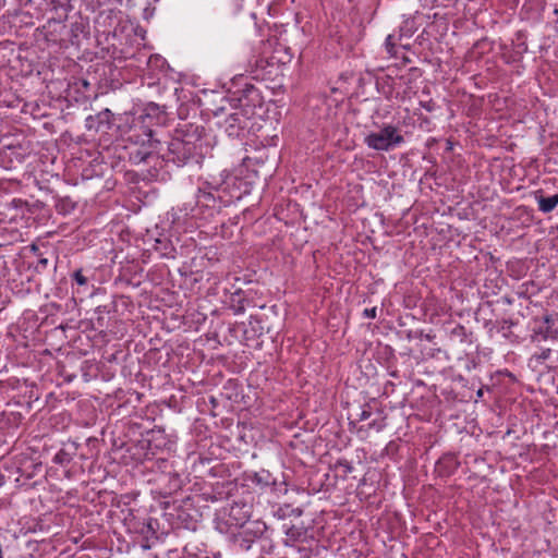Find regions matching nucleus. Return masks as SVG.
Masks as SVG:
<instances>
[{
    "label": "nucleus",
    "mask_w": 558,
    "mask_h": 558,
    "mask_svg": "<svg viewBox=\"0 0 558 558\" xmlns=\"http://www.w3.org/2000/svg\"><path fill=\"white\" fill-rule=\"evenodd\" d=\"M551 355V349H542L539 352H536L533 354L532 360L536 361L537 363H543L546 360H548Z\"/></svg>",
    "instance_id": "29"
},
{
    "label": "nucleus",
    "mask_w": 558,
    "mask_h": 558,
    "mask_svg": "<svg viewBox=\"0 0 558 558\" xmlns=\"http://www.w3.org/2000/svg\"><path fill=\"white\" fill-rule=\"evenodd\" d=\"M450 340H458L460 342H468V331L462 325L454 326L449 333Z\"/></svg>",
    "instance_id": "24"
},
{
    "label": "nucleus",
    "mask_w": 558,
    "mask_h": 558,
    "mask_svg": "<svg viewBox=\"0 0 558 558\" xmlns=\"http://www.w3.org/2000/svg\"><path fill=\"white\" fill-rule=\"evenodd\" d=\"M71 286L73 294L83 298L89 292V278L83 272V269H77L71 275Z\"/></svg>",
    "instance_id": "16"
},
{
    "label": "nucleus",
    "mask_w": 558,
    "mask_h": 558,
    "mask_svg": "<svg viewBox=\"0 0 558 558\" xmlns=\"http://www.w3.org/2000/svg\"><path fill=\"white\" fill-rule=\"evenodd\" d=\"M155 250L165 258H175V247L167 238L157 239L155 243Z\"/></svg>",
    "instance_id": "19"
},
{
    "label": "nucleus",
    "mask_w": 558,
    "mask_h": 558,
    "mask_svg": "<svg viewBox=\"0 0 558 558\" xmlns=\"http://www.w3.org/2000/svg\"><path fill=\"white\" fill-rule=\"evenodd\" d=\"M126 141L135 145V148L130 151V161L133 165L161 159L162 145L148 129L143 133L138 132V126L130 128Z\"/></svg>",
    "instance_id": "2"
},
{
    "label": "nucleus",
    "mask_w": 558,
    "mask_h": 558,
    "mask_svg": "<svg viewBox=\"0 0 558 558\" xmlns=\"http://www.w3.org/2000/svg\"><path fill=\"white\" fill-rule=\"evenodd\" d=\"M156 482L160 489V494L163 496H170L182 488L184 480L180 473L170 470L168 472L161 473L156 478Z\"/></svg>",
    "instance_id": "12"
},
{
    "label": "nucleus",
    "mask_w": 558,
    "mask_h": 558,
    "mask_svg": "<svg viewBox=\"0 0 558 558\" xmlns=\"http://www.w3.org/2000/svg\"><path fill=\"white\" fill-rule=\"evenodd\" d=\"M244 92V97L247 99V98H251V100H255L258 98V90L253 86V85H248L246 84L245 85V88L243 89Z\"/></svg>",
    "instance_id": "33"
},
{
    "label": "nucleus",
    "mask_w": 558,
    "mask_h": 558,
    "mask_svg": "<svg viewBox=\"0 0 558 558\" xmlns=\"http://www.w3.org/2000/svg\"><path fill=\"white\" fill-rule=\"evenodd\" d=\"M413 34H414L413 22L404 21L398 32V40L400 41V47L408 49L410 47V45L408 43L403 44V39L411 38Z\"/></svg>",
    "instance_id": "20"
},
{
    "label": "nucleus",
    "mask_w": 558,
    "mask_h": 558,
    "mask_svg": "<svg viewBox=\"0 0 558 558\" xmlns=\"http://www.w3.org/2000/svg\"><path fill=\"white\" fill-rule=\"evenodd\" d=\"M167 112L165 107H160L155 102H149L145 106L143 113L138 119L134 120L130 128H137L138 132L146 133L147 129L155 134L153 126L162 125L166 123Z\"/></svg>",
    "instance_id": "9"
},
{
    "label": "nucleus",
    "mask_w": 558,
    "mask_h": 558,
    "mask_svg": "<svg viewBox=\"0 0 558 558\" xmlns=\"http://www.w3.org/2000/svg\"><path fill=\"white\" fill-rule=\"evenodd\" d=\"M400 46V41L398 40V34H389L385 40V48L387 53H389L390 57H397V46Z\"/></svg>",
    "instance_id": "23"
},
{
    "label": "nucleus",
    "mask_w": 558,
    "mask_h": 558,
    "mask_svg": "<svg viewBox=\"0 0 558 558\" xmlns=\"http://www.w3.org/2000/svg\"><path fill=\"white\" fill-rule=\"evenodd\" d=\"M336 469L341 470L343 476H347L354 470L352 463L347 459H338L336 462Z\"/></svg>",
    "instance_id": "27"
},
{
    "label": "nucleus",
    "mask_w": 558,
    "mask_h": 558,
    "mask_svg": "<svg viewBox=\"0 0 558 558\" xmlns=\"http://www.w3.org/2000/svg\"><path fill=\"white\" fill-rule=\"evenodd\" d=\"M248 480L259 487L262 490L281 492L287 493V488L282 487L283 482H279L268 470H259L248 476Z\"/></svg>",
    "instance_id": "11"
},
{
    "label": "nucleus",
    "mask_w": 558,
    "mask_h": 558,
    "mask_svg": "<svg viewBox=\"0 0 558 558\" xmlns=\"http://www.w3.org/2000/svg\"><path fill=\"white\" fill-rule=\"evenodd\" d=\"M372 414H373V409H372L371 403H365L362 407L360 414L357 415V421L359 422L366 421L372 416Z\"/></svg>",
    "instance_id": "30"
},
{
    "label": "nucleus",
    "mask_w": 558,
    "mask_h": 558,
    "mask_svg": "<svg viewBox=\"0 0 558 558\" xmlns=\"http://www.w3.org/2000/svg\"><path fill=\"white\" fill-rule=\"evenodd\" d=\"M48 265H49L48 258L39 257L36 263L35 269H36V271L40 272V271L46 270Z\"/></svg>",
    "instance_id": "35"
},
{
    "label": "nucleus",
    "mask_w": 558,
    "mask_h": 558,
    "mask_svg": "<svg viewBox=\"0 0 558 558\" xmlns=\"http://www.w3.org/2000/svg\"><path fill=\"white\" fill-rule=\"evenodd\" d=\"M204 136L203 125L190 122L179 124L167 143V148L161 151V161L175 168L201 166L206 153Z\"/></svg>",
    "instance_id": "1"
},
{
    "label": "nucleus",
    "mask_w": 558,
    "mask_h": 558,
    "mask_svg": "<svg viewBox=\"0 0 558 558\" xmlns=\"http://www.w3.org/2000/svg\"><path fill=\"white\" fill-rule=\"evenodd\" d=\"M244 301L245 300H243V299H239L238 305H235V304L232 305L234 314H242V313H244V311H245Z\"/></svg>",
    "instance_id": "38"
},
{
    "label": "nucleus",
    "mask_w": 558,
    "mask_h": 558,
    "mask_svg": "<svg viewBox=\"0 0 558 558\" xmlns=\"http://www.w3.org/2000/svg\"><path fill=\"white\" fill-rule=\"evenodd\" d=\"M263 333V327L260 320L257 318L251 317L248 327L244 330L245 338L256 339Z\"/></svg>",
    "instance_id": "21"
},
{
    "label": "nucleus",
    "mask_w": 558,
    "mask_h": 558,
    "mask_svg": "<svg viewBox=\"0 0 558 558\" xmlns=\"http://www.w3.org/2000/svg\"><path fill=\"white\" fill-rule=\"evenodd\" d=\"M227 106H220L213 110L215 124L229 137L239 138L244 135L248 128V116L242 106L233 107L230 101L223 99Z\"/></svg>",
    "instance_id": "4"
},
{
    "label": "nucleus",
    "mask_w": 558,
    "mask_h": 558,
    "mask_svg": "<svg viewBox=\"0 0 558 558\" xmlns=\"http://www.w3.org/2000/svg\"><path fill=\"white\" fill-rule=\"evenodd\" d=\"M392 77L390 75H387L386 77L381 78V81H377L376 85L377 88H381V93L387 97L390 98L392 96Z\"/></svg>",
    "instance_id": "25"
},
{
    "label": "nucleus",
    "mask_w": 558,
    "mask_h": 558,
    "mask_svg": "<svg viewBox=\"0 0 558 558\" xmlns=\"http://www.w3.org/2000/svg\"><path fill=\"white\" fill-rule=\"evenodd\" d=\"M364 143L374 150L390 151L404 143V137L396 125L384 124L379 131L368 133Z\"/></svg>",
    "instance_id": "7"
},
{
    "label": "nucleus",
    "mask_w": 558,
    "mask_h": 558,
    "mask_svg": "<svg viewBox=\"0 0 558 558\" xmlns=\"http://www.w3.org/2000/svg\"><path fill=\"white\" fill-rule=\"evenodd\" d=\"M420 106L428 112H432L436 109V104L432 99L428 101H420Z\"/></svg>",
    "instance_id": "36"
},
{
    "label": "nucleus",
    "mask_w": 558,
    "mask_h": 558,
    "mask_svg": "<svg viewBox=\"0 0 558 558\" xmlns=\"http://www.w3.org/2000/svg\"><path fill=\"white\" fill-rule=\"evenodd\" d=\"M484 395V387L480 388L477 391H476V400L477 401L478 399H481Z\"/></svg>",
    "instance_id": "39"
},
{
    "label": "nucleus",
    "mask_w": 558,
    "mask_h": 558,
    "mask_svg": "<svg viewBox=\"0 0 558 558\" xmlns=\"http://www.w3.org/2000/svg\"><path fill=\"white\" fill-rule=\"evenodd\" d=\"M386 427V418L380 417L379 420H373L367 424V429H375L376 432H381Z\"/></svg>",
    "instance_id": "31"
},
{
    "label": "nucleus",
    "mask_w": 558,
    "mask_h": 558,
    "mask_svg": "<svg viewBox=\"0 0 558 558\" xmlns=\"http://www.w3.org/2000/svg\"><path fill=\"white\" fill-rule=\"evenodd\" d=\"M57 208H58V210L60 213L66 214V213L71 211L74 208V204L69 198L61 199L57 204Z\"/></svg>",
    "instance_id": "32"
},
{
    "label": "nucleus",
    "mask_w": 558,
    "mask_h": 558,
    "mask_svg": "<svg viewBox=\"0 0 558 558\" xmlns=\"http://www.w3.org/2000/svg\"><path fill=\"white\" fill-rule=\"evenodd\" d=\"M112 117L113 114L109 109H104L94 116H88L85 125L88 131L107 133L111 129Z\"/></svg>",
    "instance_id": "13"
},
{
    "label": "nucleus",
    "mask_w": 558,
    "mask_h": 558,
    "mask_svg": "<svg viewBox=\"0 0 558 558\" xmlns=\"http://www.w3.org/2000/svg\"><path fill=\"white\" fill-rule=\"evenodd\" d=\"M253 513V505L245 500H233L215 514L214 524L219 533H231L248 524Z\"/></svg>",
    "instance_id": "3"
},
{
    "label": "nucleus",
    "mask_w": 558,
    "mask_h": 558,
    "mask_svg": "<svg viewBox=\"0 0 558 558\" xmlns=\"http://www.w3.org/2000/svg\"><path fill=\"white\" fill-rule=\"evenodd\" d=\"M265 162V159H264V156L260 155L258 157H252V156H247L243 159V165L247 168V169H252V171L255 173V174H258V170L254 168V166H263Z\"/></svg>",
    "instance_id": "26"
},
{
    "label": "nucleus",
    "mask_w": 558,
    "mask_h": 558,
    "mask_svg": "<svg viewBox=\"0 0 558 558\" xmlns=\"http://www.w3.org/2000/svg\"><path fill=\"white\" fill-rule=\"evenodd\" d=\"M267 531V525L262 520H253L244 527L231 530V533H226L229 543L238 550L247 551L252 545Z\"/></svg>",
    "instance_id": "6"
},
{
    "label": "nucleus",
    "mask_w": 558,
    "mask_h": 558,
    "mask_svg": "<svg viewBox=\"0 0 558 558\" xmlns=\"http://www.w3.org/2000/svg\"><path fill=\"white\" fill-rule=\"evenodd\" d=\"M535 199L537 202L538 210L543 214H549L558 206V194L544 196L541 192H537L535 194Z\"/></svg>",
    "instance_id": "18"
},
{
    "label": "nucleus",
    "mask_w": 558,
    "mask_h": 558,
    "mask_svg": "<svg viewBox=\"0 0 558 558\" xmlns=\"http://www.w3.org/2000/svg\"><path fill=\"white\" fill-rule=\"evenodd\" d=\"M83 31V25L80 24V23H73L71 25V33H72V38H71V41L72 44H75L77 43V37H78V33H81Z\"/></svg>",
    "instance_id": "34"
},
{
    "label": "nucleus",
    "mask_w": 558,
    "mask_h": 558,
    "mask_svg": "<svg viewBox=\"0 0 558 558\" xmlns=\"http://www.w3.org/2000/svg\"><path fill=\"white\" fill-rule=\"evenodd\" d=\"M460 462L453 454H444L435 465V472L439 477H449L457 472Z\"/></svg>",
    "instance_id": "15"
},
{
    "label": "nucleus",
    "mask_w": 558,
    "mask_h": 558,
    "mask_svg": "<svg viewBox=\"0 0 558 558\" xmlns=\"http://www.w3.org/2000/svg\"><path fill=\"white\" fill-rule=\"evenodd\" d=\"M489 325H492L489 331L496 330L497 332H502L505 336H507L506 332L509 331L512 328V326H514V323L511 319H501L496 320L495 323L490 320L485 324L486 327H488Z\"/></svg>",
    "instance_id": "22"
},
{
    "label": "nucleus",
    "mask_w": 558,
    "mask_h": 558,
    "mask_svg": "<svg viewBox=\"0 0 558 558\" xmlns=\"http://www.w3.org/2000/svg\"><path fill=\"white\" fill-rule=\"evenodd\" d=\"M78 447L76 441H70L54 454L52 461L61 466H66L73 460Z\"/></svg>",
    "instance_id": "17"
},
{
    "label": "nucleus",
    "mask_w": 558,
    "mask_h": 558,
    "mask_svg": "<svg viewBox=\"0 0 558 558\" xmlns=\"http://www.w3.org/2000/svg\"><path fill=\"white\" fill-rule=\"evenodd\" d=\"M377 316V307L365 308L363 311V317L374 319Z\"/></svg>",
    "instance_id": "37"
},
{
    "label": "nucleus",
    "mask_w": 558,
    "mask_h": 558,
    "mask_svg": "<svg viewBox=\"0 0 558 558\" xmlns=\"http://www.w3.org/2000/svg\"><path fill=\"white\" fill-rule=\"evenodd\" d=\"M218 193V187L211 185L208 182H204L203 185L198 187L195 195L196 207L219 211L222 207L223 201Z\"/></svg>",
    "instance_id": "10"
},
{
    "label": "nucleus",
    "mask_w": 558,
    "mask_h": 558,
    "mask_svg": "<svg viewBox=\"0 0 558 558\" xmlns=\"http://www.w3.org/2000/svg\"><path fill=\"white\" fill-rule=\"evenodd\" d=\"M124 525L130 533L142 537L141 547L144 550L150 549L155 541H158V520L151 517H140L130 512L124 518Z\"/></svg>",
    "instance_id": "5"
},
{
    "label": "nucleus",
    "mask_w": 558,
    "mask_h": 558,
    "mask_svg": "<svg viewBox=\"0 0 558 558\" xmlns=\"http://www.w3.org/2000/svg\"><path fill=\"white\" fill-rule=\"evenodd\" d=\"M286 534L284 545L293 546L295 543H304L308 538V529L300 524H282Z\"/></svg>",
    "instance_id": "14"
},
{
    "label": "nucleus",
    "mask_w": 558,
    "mask_h": 558,
    "mask_svg": "<svg viewBox=\"0 0 558 558\" xmlns=\"http://www.w3.org/2000/svg\"><path fill=\"white\" fill-rule=\"evenodd\" d=\"M532 324V342L558 339V314L547 313L542 317H534Z\"/></svg>",
    "instance_id": "8"
},
{
    "label": "nucleus",
    "mask_w": 558,
    "mask_h": 558,
    "mask_svg": "<svg viewBox=\"0 0 558 558\" xmlns=\"http://www.w3.org/2000/svg\"><path fill=\"white\" fill-rule=\"evenodd\" d=\"M109 312H110V310L107 305H100V306L96 307L95 313L98 315L96 317L97 328L105 327V318H104L102 314L109 313Z\"/></svg>",
    "instance_id": "28"
}]
</instances>
